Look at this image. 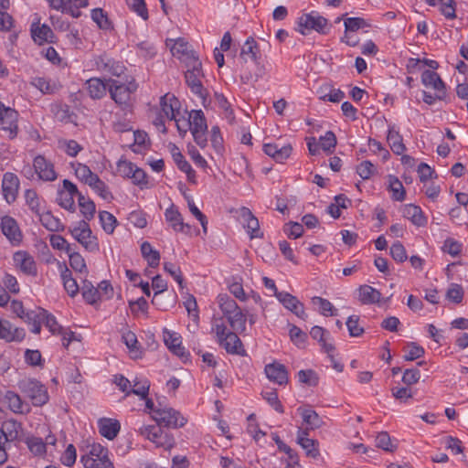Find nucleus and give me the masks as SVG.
<instances>
[{
    "label": "nucleus",
    "instance_id": "41",
    "mask_svg": "<svg viewBox=\"0 0 468 468\" xmlns=\"http://www.w3.org/2000/svg\"><path fill=\"white\" fill-rule=\"evenodd\" d=\"M387 140L394 154H401L406 150V147L402 142V137L399 132L395 131L394 129L388 130Z\"/></svg>",
    "mask_w": 468,
    "mask_h": 468
},
{
    "label": "nucleus",
    "instance_id": "53",
    "mask_svg": "<svg viewBox=\"0 0 468 468\" xmlns=\"http://www.w3.org/2000/svg\"><path fill=\"white\" fill-rule=\"evenodd\" d=\"M91 18L101 29L112 28V23L101 8H95L91 11Z\"/></svg>",
    "mask_w": 468,
    "mask_h": 468
},
{
    "label": "nucleus",
    "instance_id": "34",
    "mask_svg": "<svg viewBox=\"0 0 468 468\" xmlns=\"http://www.w3.org/2000/svg\"><path fill=\"white\" fill-rule=\"evenodd\" d=\"M359 300L364 304H371L378 303L381 293L375 288L369 285H362L359 287Z\"/></svg>",
    "mask_w": 468,
    "mask_h": 468
},
{
    "label": "nucleus",
    "instance_id": "22",
    "mask_svg": "<svg viewBox=\"0 0 468 468\" xmlns=\"http://www.w3.org/2000/svg\"><path fill=\"white\" fill-rule=\"evenodd\" d=\"M324 353L326 355L324 359L329 363V365H326V367L334 369L336 373H342L344 364L335 347L331 344L324 342Z\"/></svg>",
    "mask_w": 468,
    "mask_h": 468
},
{
    "label": "nucleus",
    "instance_id": "40",
    "mask_svg": "<svg viewBox=\"0 0 468 468\" xmlns=\"http://www.w3.org/2000/svg\"><path fill=\"white\" fill-rule=\"evenodd\" d=\"M85 468H114L112 463L106 457H81Z\"/></svg>",
    "mask_w": 468,
    "mask_h": 468
},
{
    "label": "nucleus",
    "instance_id": "52",
    "mask_svg": "<svg viewBox=\"0 0 468 468\" xmlns=\"http://www.w3.org/2000/svg\"><path fill=\"white\" fill-rule=\"evenodd\" d=\"M69 254L70 267L78 272L87 273V266L83 257L75 251L70 250Z\"/></svg>",
    "mask_w": 468,
    "mask_h": 468
},
{
    "label": "nucleus",
    "instance_id": "35",
    "mask_svg": "<svg viewBox=\"0 0 468 468\" xmlns=\"http://www.w3.org/2000/svg\"><path fill=\"white\" fill-rule=\"evenodd\" d=\"M142 256L146 260L148 265L152 268H155L159 265L160 253L154 250L148 241H144L141 245Z\"/></svg>",
    "mask_w": 468,
    "mask_h": 468
},
{
    "label": "nucleus",
    "instance_id": "62",
    "mask_svg": "<svg viewBox=\"0 0 468 468\" xmlns=\"http://www.w3.org/2000/svg\"><path fill=\"white\" fill-rule=\"evenodd\" d=\"M390 255L398 262H404L407 260L406 250L400 241H396L391 245Z\"/></svg>",
    "mask_w": 468,
    "mask_h": 468
},
{
    "label": "nucleus",
    "instance_id": "51",
    "mask_svg": "<svg viewBox=\"0 0 468 468\" xmlns=\"http://www.w3.org/2000/svg\"><path fill=\"white\" fill-rule=\"evenodd\" d=\"M89 186L98 193V195L104 200H111L113 198L112 193L109 191L106 184L100 179L98 176L91 180Z\"/></svg>",
    "mask_w": 468,
    "mask_h": 468
},
{
    "label": "nucleus",
    "instance_id": "42",
    "mask_svg": "<svg viewBox=\"0 0 468 468\" xmlns=\"http://www.w3.org/2000/svg\"><path fill=\"white\" fill-rule=\"evenodd\" d=\"M388 188L392 193V198L396 201H403L406 191L402 183L394 176H388Z\"/></svg>",
    "mask_w": 468,
    "mask_h": 468
},
{
    "label": "nucleus",
    "instance_id": "50",
    "mask_svg": "<svg viewBox=\"0 0 468 468\" xmlns=\"http://www.w3.org/2000/svg\"><path fill=\"white\" fill-rule=\"evenodd\" d=\"M99 218L103 230L108 234H112L117 224L116 218L108 211H101Z\"/></svg>",
    "mask_w": 468,
    "mask_h": 468
},
{
    "label": "nucleus",
    "instance_id": "27",
    "mask_svg": "<svg viewBox=\"0 0 468 468\" xmlns=\"http://www.w3.org/2000/svg\"><path fill=\"white\" fill-rule=\"evenodd\" d=\"M402 213L406 218L418 227H422L427 223V218L424 217L421 208L418 206L413 204L406 205Z\"/></svg>",
    "mask_w": 468,
    "mask_h": 468
},
{
    "label": "nucleus",
    "instance_id": "55",
    "mask_svg": "<svg viewBox=\"0 0 468 468\" xmlns=\"http://www.w3.org/2000/svg\"><path fill=\"white\" fill-rule=\"evenodd\" d=\"M359 320L360 318L358 315H350L347 318L346 324L348 329L349 335L352 337H359L365 332L364 327L359 325Z\"/></svg>",
    "mask_w": 468,
    "mask_h": 468
},
{
    "label": "nucleus",
    "instance_id": "58",
    "mask_svg": "<svg viewBox=\"0 0 468 468\" xmlns=\"http://www.w3.org/2000/svg\"><path fill=\"white\" fill-rule=\"evenodd\" d=\"M370 25L362 17H348L345 20V28L348 32H356L358 29L368 27Z\"/></svg>",
    "mask_w": 468,
    "mask_h": 468
},
{
    "label": "nucleus",
    "instance_id": "26",
    "mask_svg": "<svg viewBox=\"0 0 468 468\" xmlns=\"http://www.w3.org/2000/svg\"><path fill=\"white\" fill-rule=\"evenodd\" d=\"M297 411L301 415L303 423L306 425V431L309 429L314 430L319 427L320 416L310 406L300 407Z\"/></svg>",
    "mask_w": 468,
    "mask_h": 468
},
{
    "label": "nucleus",
    "instance_id": "5",
    "mask_svg": "<svg viewBox=\"0 0 468 468\" xmlns=\"http://www.w3.org/2000/svg\"><path fill=\"white\" fill-rule=\"evenodd\" d=\"M72 236L89 251L99 250L97 238L92 235L86 220L79 222V226L71 230Z\"/></svg>",
    "mask_w": 468,
    "mask_h": 468
},
{
    "label": "nucleus",
    "instance_id": "31",
    "mask_svg": "<svg viewBox=\"0 0 468 468\" xmlns=\"http://www.w3.org/2000/svg\"><path fill=\"white\" fill-rule=\"evenodd\" d=\"M297 442L305 450L307 455L315 457L319 454V442L309 439L306 431L299 430Z\"/></svg>",
    "mask_w": 468,
    "mask_h": 468
},
{
    "label": "nucleus",
    "instance_id": "10",
    "mask_svg": "<svg viewBox=\"0 0 468 468\" xmlns=\"http://www.w3.org/2000/svg\"><path fill=\"white\" fill-rule=\"evenodd\" d=\"M19 189V179L14 173L6 172L2 180V192L4 198L8 204L13 203L17 197Z\"/></svg>",
    "mask_w": 468,
    "mask_h": 468
},
{
    "label": "nucleus",
    "instance_id": "19",
    "mask_svg": "<svg viewBox=\"0 0 468 468\" xmlns=\"http://www.w3.org/2000/svg\"><path fill=\"white\" fill-rule=\"evenodd\" d=\"M30 30L33 40L38 45H42L45 42H54V33L48 25H40L39 22L32 23Z\"/></svg>",
    "mask_w": 468,
    "mask_h": 468
},
{
    "label": "nucleus",
    "instance_id": "45",
    "mask_svg": "<svg viewBox=\"0 0 468 468\" xmlns=\"http://www.w3.org/2000/svg\"><path fill=\"white\" fill-rule=\"evenodd\" d=\"M190 45L184 38H178L175 41L174 45L171 47V52L174 56L182 55L186 56V62L189 61V58L191 57V53H196L194 50L190 48Z\"/></svg>",
    "mask_w": 468,
    "mask_h": 468
},
{
    "label": "nucleus",
    "instance_id": "13",
    "mask_svg": "<svg viewBox=\"0 0 468 468\" xmlns=\"http://www.w3.org/2000/svg\"><path fill=\"white\" fill-rule=\"evenodd\" d=\"M276 298L286 309L292 312L298 317L304 319L303 305L295 296L287 292H276Z\"/></svg>",
    "mask_w": 468,
    "mask_h": 468
},
{
    "label": "nucleus",
    "instance_id": "20",
    "mask_svg": "<svg viewBox=\"0 0 468 468\" xmlns=\"http://www.w3.org/2000/svg\"><path fill=\"white\" fill-rule=\"evenodd\" d=\"M292 146L290 144L279 147L276 144H265L263 145V152L274 159L278 163H282L292 154Z\"/></svg>",
    "mask_w": 468,
    "mask_h": 468
},
{
    "label": "nucleus",
    "instance_id": "18",
    "mask_svg": "<svg viewBox=\"0 0 468 468\" xmlns=\"http://www.w3.org/2000/svg\"><path fill=\"white\" fill-rule=\"evenodd\" d=\"M218 343L229 354L240 356H245L246 354L241 340L234 332H228L225 337H223L222 341H218Z\"/></svg>",
    "mask_w": 468,
    "mask_h": 468
},
{
    "label": "nucleus",
    "instance_id": "8",
    "mask_svg": "<svg viewBox=\"0 0 468 468\" xmlns=\"http://www.w3.org/2000/svg\"><path fill=\"white\" fill-rule=\"evenodd\" d=\"M239 216L241 220L242 226L247 229L250 238L261 239L263 233L260 229V223L258 218L252 214L251 210L246 207H242L239 210Z\"/></svg>",
    "mask_w": 468,
    "mask_h": 468
},
{
    "label": "nucleus",
    "instance_id": "6",
    "mask_svg": "<svg viewBox=\"0 0 468 468\" xmlns=\"http://www.w3.org/2000/svg\"><path fill=\"white\" fill-rule=\"evenodd\" d=\"M18 112L10 108L5 107L0 101V129L8 133L9 139H14L17 135Z\"/></svg>",
    "mask_w": 468,
    "mask_h": 468
},
{
    "label": "nucleus",
    "instance_id": "36",
    "mask_svg": "<svg viewBox=\"0 0 468 468\" xmlns=\"http://www.w3.org/2000/svg\"><path fill=\"white\" fill-rule=\"evenodd\" d=\"M226 318L234 331L238 333L245 331L247 318L246 314L241 311L240 308L238 310V312H234L230 315H227Z\"/></svg>",
    "mask_w": 468,
    "mask_h": 468
},
{
    "label": "nucleus",
    "instance_id": "7",
    "mask_svg": "<svg viewBox=\"0 0 468 468\" xmlns=\"http://www.w3.org/2000/svg\"><path fill=\"white\" fill-rule=\"evenodd\" d=\"M63 189L58 191V205L69 210L75 211V202L74 197H79V194H81L75 184L68 179H64L63 182Z\"/></svg>",
    "mask_w": 468,
    "mask_h": 468
},
{
    "label": "nucleus",
    "instance_id": "57",
    "mask_svg": "<svg viewBox=\"0 0 468 468\" xmlns=\"http://www.w3.org/2000/svg\"><path fill=\"white\" fill-rule=\"evenodd\" d=\"M25 198L27 206L35 214L37 215L41 212L40 200L35 190L27 189L25 193Z\"/></svg>",
    "mask_w": 468,
    "mask_h": 468
},
{
    "label": "nucleus",
    "instance_id": "25",
    "mask_svg": "<svg viewBox=\"0 0 468 468\" xmlns=\"http://www.w3.org/2000/svg\"><path fill=\"white\" fill-rule=\"evenodd\" d=\"M421 81L425 87L431 88L436 92L445 93L444 83L440 78L439 74L435 71L430 69L424 70L421 75Z\"/></svg>",
    "mask_w": 468,
    "mask_h": 468
},
{
    "label": "nucleus",
    "instance_id": "46",
    "mask_svg": "<svg viewBox=\"0 0 468 468\" xmlns=\"http://www.w3.org/2000/svg\"><path fill=\"white\" fill-rule=\"evenodd\" d=\"M376 446L386 452H393L398 445L394 443L387 431H380L376 437Z\"/></svg>",
    "mask_w": 468,
    "mask_h": 468
},
{
    "label": "nucleus",
    "instance_id": "38",
    "mask_svg": "<svg viewBox=\"0 0 468 468\" xmlns=\"http://www.w3.org/2000/svg\"><path fill=\"white\" fill-rule=\"evenodd\" d=\"M189 129L195 130H207L206 118L201 110L192 111L188 113Z\"/></svg>",
    "mask_w": 468,
    "mask_h": 468
},
{
    "label": "nucleus",
    "instance_id": "63",
    "mask_svg": "<svg viewBox=\"0 0 468 468\" xmlns=\"http://www.w3.org/2000/svg\"><path fill=\"white\" fill-rule=\"evenodd\" d=\"M154 444L156 447L164 448L165 450H170L175 445V439L171 434L162 430V432L159 433L157 441Z\"/></svg>",
    "mask_w": 468,
    "mask_h": 468
},
{
    "label": "nucleus",
    "instance_id": "33",
    "mask_svg": "<svg viewBox=\"0 0 468 468\" xmlns=\"http://www.w3.org/2000/svg\"><path fill=\"white\" fill-rule=\"evenodd\" d=\"M0 431L4 433L5 441H12L18 438L21 431V424L15 420H7L3 422Z\"/></svg>",
    "mask_w": 468,
    "mask_h": 468
},
{
    "label": "nucleus",
    "instance_id": "28",
    "mask_svg": "<svg viewBox=\"0 0 468 468\" xmlns=\"http://www.w3.org/2000/svg\"><path fill=\"white\" fill-rule=\"evenodd\" d=\"M100 433L108 440H113L120 431L121 425L118 420L102 419L99 421Z\"/></svg>",
    "mask_w": 468,
    "mask_h": 468
},
{
    "label": "nucleus",
    "instance_id": "43",
    "mask_svg": "<svg viewBox=\"0 0 468 468\" xmlns=\"http://www.w3.org/2000/svg\"><path fill=\"white\" fill-rule=\"evenodd\" d=\"M79 207L86 220H90L95 214V204L82 194H79Z\"/></svg>",
    "mask_w": 468,
    "mask_h": 468
},
{
    "label": "nucleus",
    "instance_id": "56",
    "mask_svg": "<svg viewBox=\"0 0 468 468\" xmlns=\"http://www.w3.org/2000/svg\"><path fill=\"white\" fill-rule=\"evenodd\" d=\"M139 433L147 440L155 443L159 433L162 432L161 426L157 425H143L138 430Z\"/></svg>",
    "mask_w": 468,
    "mask_h": 468
},
{
    "label": "nucleus",
    "instance_id": "15",
    "mask_svg": "<svg viewBox=\"0 0 468 468\" xmlns=\"http://www.w3.org/2000/svg\"><path fill=\"white\" fill-rule=\"evenodd\" d=\"M298 27L303 35H308L313 30L320 33L322 31L321 16L318 14L314 16V13L304 14L299 18Z\"/></svg>",
    "mask_w": 468,
    "mask_h": 468
},
{
    "label": "nucleus",
    "instance_id": "2",
    "mask_svg": "<svg viewBox=\"0 0 468 468\" xmlns=\"http://www.w3.org/2000/svg\"><path fill=\"white\" fill-rule=\"evenodd\" d=\"M18 388L34 406H43L48 400L47 388L37 379L24 378L18 382Z\"/></svg>",
    "mask_w": 468,
    "mask_h": 468
},
{
    "label": "nucleus",
    "instance_id": "23",
    "mask_svg": "<svg viewBox=\"0 0 468 468\" xmlns=\"http://www.w3.org/2000/svg\"><path fill=\"white\" fill-rule=\"evenodd\" d=\"M267 378L279 385L286 384L288 376L286 368L283 365L278 363L269 364L265 367Z\"/></svg>",
    "mask_w": 468,
    "mask_h": 468
},
{
    "label": "nucleus",
    "instance_id": "11",
    "mask_svg": "<svg viewBox=\"0 0 468 468\" xmlns=\"http://www.w3.org/2000/svg\"><path fill=\"white\" fill-rule=\"evenodd\" d=\"M42 324H44L53 335L58 334L62 335V345L64 347H68L74 338V333L65 331L63 327L58 324L55 316L47 310L46 314L43 315Z\"/></svg>",
    "mask_w": 468,
    "mask_h": 468
},
{
    "label": "nucleus",
    "instance_id": "1",
    "mask_svg": "<svg viewBox=\"0 0 468 468\" xmlns=\"http://www.w3.org/2000/svg\"><path fill=\"white\" fill-rule=\"evenodd\" d=\"M186 66L188 69L185 73L186 82L191 91L197 95L202 100L203 105H205L208 93L202 84L201 80L204 77L202 63L196 53H191L189 61H186Z\"/></svg>",
    "mask_w": 468,
    "mask_h": 468
},
{
    "label": "nucleus",
    "instance_id": "47",
    "mask_svg": "<svg viewBox=\"0 0 468 468\" xmlns=\"http://www.w3.org/2000/svg\"><path fill=\"white\" fill-rule=\"evenodd\" d=\"M165 219L170 224L171 228L177 231V229H182V220L183 217L180 212L175 208L174 206H171L165 212Z\"/></svg>",
    "mask_w": 468,
    "mask_h": 468
},
{
    "label": "nucleus",
    "instance_id": "32",
    "mask_svg": "<svg viewBox=\"0 0 468 468\" xmlns=\"http://www.w3.org/2000/svg\"><path fill=\"white\" fill-rule=\"evenodd\" d=\"M37 217L42 226L49 231L57 232L64 229L60 220L55 218L50 211L40 212Z\"/></svg>",
    "mask_w": 468,
    "mask_h": 468
},
{
    "label": "nucleus",
    "instance_id": "29",
    "mask_svg": "<svg viewBox=\"0 0 468 468\" xmlns=\"http://www.w3.org/2000/svg\"><path fill=\"white\" fill-rule=\"evenodd\" d=\"M87 90L92 99H101L106 94L109 81L105 83L99 78H91L86 82Z\"/></svg>",
    "mask_w": 468,
    "mask_h": 468
},
{
    "label": "nucleus",
    "instance_id": "4",
    "mask_svg": "<svg viewBox=\"0 0 468 468\" xmlns=\"http://www.w3.org/2000/svg\"><path fill=\"white\" fill-rule=\"evenodd\" d=\"M153 419L159 426L178 428L183 427L186 420L180 412L172 408L157 409L154 410Z\"/></svg>",
    "mask_w": 468,
    "mask_h": 468
},
{
    "label": "nucleus",
    "instance_id": "17",
    "mask_svg": "<svg viewBox=\"0 0 468 468\" xmlns=\"http://www.w3.org/2000/svg\"><path fill=\"white\" fill-rule=\"evenodd\" d=\"M16 265L27 275H36L37 267L35 261L27 251H17L14 254Z\"/></svg>",
    "mask_w": 468,
    "mask_h": 468
},
{
    "label": "nucleus",
    "instance_id": "14",
    "mask_svg": "<svg viewBox=\"0 0 468 468\" xmlns=\"http://www.w3.org/2000/svg\"><path fill=\"white\" fill-rule=\"evenodd\" d=\"M164 341L167 348L176 356L181 358H186L187 353L182 346L181 336L174 332L165 328L163 331Z\"/></svg>",
    "mask_w": 468,
    "mask_h": 468
},
{
    "label": "nucleus",
    "instance_id": "49",
    "mask_svg": "<svg viewBox=\"0 0 468 468\" xmlns=\"http://www.w3.org/2000/svg\"><path fill=\"white\" fill-rule=\"evenodd\" d=\"M259 51L256 41L250 37L248 38L244 46L241 48L240 56L247 60L250 58L253 61H257V53Z\"/></svg>",
    "mask_w": 468,
    "mask_h": 468
},
{
    "label": "nucleus",
    "instance_id": "39",
    "mask_svg": "<svg viewBox=\"0 0 468 468\" xmlns=\"http://www.w3.org/2000/svg\"><path fill=\"white\" fill-rule=\"evenodd\" d=\"M133 387L127 391V395L133 393L140 396L142 399H146L149 393L150 382L145 378H135L133 380Z\"/></svg>",
    "mask_w": 468,
    "mask_h": 468
},
{
    "label": "nucleus",
    "instance_id": "9",
    "mask_svg": "<svg viewBox=\"0 0 468 468\" xmlns=\"http://www.w3.org/2000/svg\"><path fill=\"white\" fill-rule=\"evenodd\" d=\"M3 234L14 245H18L22 241V233L16 220L10 216H4L0 224Z\"/></svg>",
    "mask_w": 468,
    "mask_h": 468
},
{
    "label": "nucleus",
    "instance_id": "54",
    "mask_svg": "<svg viewBox=\"0 0 468 468\" xmlns=\"http://www.w3.org/2000/svg\"><path fill=\"white\" fill-rule=\"evenodd\" d=\"M32 84L41 92L46 94L54 93L58 90L55 82H51L49 80L41 77L35 78Z\"/></svg>",
    "mask_w": 468,
    "mask_h": 468
},
{
    "label": "nucleus",
    "instance_id": "64",
    "mask_svg": "<svg viewBox=\"0 0 468 468\" xmlns=\"http://www.w3.org/2000/svg\"><path fill=\"white\" fill-rule=\"evenodd\" d=\"M446 296L450 301L460 303L463 298V290L461 285L452 283L448 289Z\"/></svg>",
    "mask_w": 468,
    "mask_h": 468
},
{
    "label": "nucleus",
    "instance_id": "61",
    "mask_svg": "<svg viewBox=\"0 0 468 468\" xmlns=\"http://www.w3.org/2000/svg\"><path fill=\"white\" fill-rule=\"evenodd\" d=\"M128 6L143 19H148V12L144 0H126Z\"/></svg>",
    "mask_w": 468,
    "mask_h": 468
},
{
    "label": "nucleus",
    "instance_id": "24",
    "mask_svg": "<svg viewBox=\"0 0 468 468\" xmlns=\"http://www.w3.org/2000/svg\"><path fill=\"white\" fill-rule=\"evenodd\" d=\"M160 106L164 114L170 120L176 119V112L179 111V101L169 93L160 99Z\"/></svg>",
    "mask_w": 468,
    "mask_h": 468
},
{
    "label": "nucleus",
    "instance_id": "48",
    "mask_svg": "<svg viewBox=\"0 0 468 468\" xmlns=\"http://www.w3.org/2000/svg\"><path fill=\"white\" fill-rule=\"evenodd\" d=\"M404 356L403 358L406 361H413L423 356L425 351L423 347L418 346L416 343L408 344L403 348Z\"/></svg>",
    "mask_w": 468,
    "mask_h": 468
},
{
    "label": "nucleus",
    "instance_id": "44",
    "mask_svg": "<svg viewBox=\"0 0 468 468\" xmlns=\"http://www.w3.org/2000/svg\"><path fill=\"white\" fill-rule=\"evenodd\" d=\"M75 170L76 176L83 183L89 185L91 180H94L96 174H94L88 165L77 163L72 164Z\"/></svg>",
    "mask_w": 468,
    "mask_h": 468
},
{
    "label": "nucleus",
    "instance_id": "12",
    "mask_svg": "<svg viewBox=\"0 0 468 468\" xmlns=\"http://www.w3.org/2000/svg\"><path fill=\"white\" fill-rule=\"evenodd\" d=\"M33 166L39 179L44 181H54L57 178L53 164L50 161H48L43 155H37L35 157Z\"/></svg>",
    "mask_w": 468,
    "mask_h": 468
},
{
    "label": "nucleus",
    "instance_id": "16",
    "mask_svg": "<svg viewBox=\"0 0 468 468\" xmlns=\"http://www.w3.org/2000/svg\"><path fill=\"white\" fill-rule=\"evenodd\" d=\"M26 333L23 328L14 326L7 320H0V339L7 342L22 341Z\"/></svg>",
    "mask_w": 468,
    "mask_h": 468
},
{
    "label": "nucleus",
    "instance_id": "30",
    "mask_svg": "<svg viewBox=\"0 0 468 468\" xmlns=\"http://www.w3.org/2000/svg\"><path fill=\"white\" fill-rule=\"evenodd\" d=\"M5 400L8 404L9 409L15 413H27L29 411V407L25 404L20 396L14 391L8 390L5 392Z\"/></svg>",
    "mask_w": 468,
    "mask_h": 468
},
{
    "label": "nucleus",
    "instance_id": "59",
    "mask_svg": "<svg viewBox=\"0 0 468 468\" xmlns=\"http://www.w3.org/2000/svg\"><path fill=\"white\" fill-rule=\"evenodd\" d=\"M28 449L35 455H42L46 452V443L40 438L31 437L27 440Z\"/></svg>",
    "mask_w": 468,
    "mask_h": 468
},
{
    "label": "nucleus",
    "instance_id": "37",
    "mask_svg": "<svg viewBox=\"0 0 468 468\" xmlns=\"http://www.w3.org/2000/svg\"><path fill=\"white\" fill-rule=\"evenodd\" d=\"M218 303L225 317L234 312H238L239 309L235 300L226 293H221L218 296Z\"/></svg>",
    "mask_w": 468,
    "mask_h": 468
},
{
    "label": "nucleus",
    "instance_id": "60",
    "mask_svg": "<svg viewBox=\"0 0 468 468\" xmlns=\"http://www.w3.org/2000/svg\"><path fill=\"white\" fill-rule=\"evenodd\" d=\"M299 381L308 386H317L319 376L313 370H300L298 372Z\"/></svg>",
    "mask_w": 468,
    "mask_h": 468
},
{
    "label": "nucleus",
    "instance_id": "21",
    "mask_svg": "<svg viewBox=\"0 0 468 468\" xmlns=\"http://www.w3.org/2000/svg\"><path fill=\"white\" fill-rule=\"evenodd\" d=\"M46 314V310L37 307L34 310H27L24 314L21 319H23L29 325H32L30 331L34 334H39L41 331V324L43 315Z\"/></svg>",
    "mask_w": 468,
    "mask_h": 468
},
{
    "label": "nucleus",
    "instance_id": "3",
    "mask_svg": "<svg viewBox=\"0 0 468 468\" xmlns=\"http://www.w3.org/2000/svg\"><path fill=\"white\" fill-rule=\"evenodd\" d=\"M137 89V84L134 80L128 83H122L116 80H109V91L112 99L119 105H126L132 93Z\"/></svg>",
    "mask_w": 468,
    "mask_h": 468
}]
</instances>
